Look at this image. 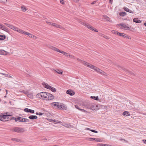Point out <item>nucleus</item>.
Returning a JSON list of instances; mask_svg holds the SVG:
<instances>
[{"label":"nucleus","instance_id":"1","mask_svg":"<svg viewBox=\"0 0 146 146\" xmlns=\"http://www.w3.org/2000/svg\"><path fill=\"white\" fill-rule=\"evenodd\" d=\"M83 64L86 66L89 67L92 69H94L97 72L99 73L100 74H102L104 76H107V74L102 70L100 69L96 66L88 63L87 62L84 61Z\"/></svg>","mask_w":146,"mask_h":146},{"label":"nucleus","instance_id":"2","mask_svg":"<svg viewBox=\"0 0 146 146\" xmlns=\"http://www.w3.org/2000/svg\"><path fill=\"white\" fill-rule=\"evenodd\" d=\"M53 106H56L60 109L66 110L67 109V106L63 103L59 102H53L52 103Z\"/></svg>","mask_w":146,"mask_h":146},{"label":"nucleus","instance_id":"3","mask_svg":"<svg viewBox=\"0 0 146 146\" xmlns=\"http://www.w3.org/2000/svg\"><path fill=\"white\" fill-rule=\"evenodd\" d=\"M48 93L45 92H41L37 94L36 96L37 97H38L41 99L47 100Z\"/></svg>","mask_w":146,"mask_h":146},{"label":"nucleus","instance_id":"4","mask_svg":"<svg viewBox=\"0 0 146 146\" xmlns=\"http://www.w3.org/2000/svg\"><path fill=\"white\" fill-rule=\"evenodd\" d=\"M12 131H14L17 133H21L24 131V129L23 128L14 127L11 129Z\"/></svg>","mask_w":146,"mask_h":146},{"label":"nucleus","instance_id":"5","mask_svg":"<svg viewBox=\"0 0 146 146\" xmlns=\"http://www.w3.org/2000/svg\"><path fill=\"white\" fill-rule=\"evenodd\" d=\"M5 114H1L0 115V120L2 121L3 119H6L7 120H9L10 116L11 115L7 114V113H5Z\"/></svg>","mask_w":146,"mask_h":146},{"label":"nucleus","instance_id":"6","mask_svg":"<svg viewBox=\"0 0 146 146\" xmlns=\"http://www.w3.org/2000/svg\"><path fill=\"white\" fill-rule=\"evenodd\" d=\"M46 22L50 24V25H52L53 26H54V27H56L57 28H60L61 29H63V28L61 26L58 25L57 24H56V23H52L51 22H49L48 21H46Z\"/></svg>","mask_w":146,"mask_h":146},{"label":"nucleus","instance_id":"7","mask_svg":"<svg viewBox=\"0 0 146 146\" xmlns=\"http://www.w3.org/2000/svg\"><path fill=\"white\" fill-rule=\"evenodd\" d=\"M54 98V96L50 93H48V98L47 99V100H51Z\"/></svg>","mask_w":146,"mask_h":146},{"label":"nucleus","instance_id":"8","mask_svg":"<svg viewBox=\"0 0 146 146\" xmlns=\"http://www.w3.org/2000/svg\"><path fill=\"white\" fill-rule=\"evenodd\" d=\"M87 27L88 28L95 32H98V31L97 29H96L94 27L91 26L89 24H88V26H87Z\"/></svg>","mask_w":146,"mask_h":146},{"label":"nucleus","instance_id":"9","mask_svg":"<svg viewBox=\"0 0 146 146\" xmlns=\"http://www.w3.org/2000/svg\"><path fill=\"white\" fill-rule=\"evenodd\" d=\"M24 111L25 112L27 113H33L35 112V111L34 110H31L27 108L24 109Z\"/></svg>","mask_w":146,"mask_h":146},{"label":"nucleus","instance_id":"10","mask_svg":"<svg viewBox=\"0 0 146 146\" xmlns=\"http://www.w3.org/2000/svg\"><path fill=\"white\" fill-rule=\"evenodd\" d=\"M119 26H121L125 29L126 30H130V29L129 27L127 26L125 24H120L119 25Z\"/></svg>","mask_w":146,"mask_h":146},{"label":"nucleus","instance_id":"11","mask_svg":"<svg viewBox=\"0 0 146 146\" xmlns=\"http://www.w3.org/2000/svg\"><path fill=\"white\" fill-rule=\"evenodd\" d=\"M9 120H12L13 119L15 120V122H17V121H19V120L20 118L19 117H18L17 118H16L15 117H13L11 115L10 116Z\"/></svg>","mask_w":146,"mask_h":146},{"label":"nucleus","instance_id":"12","mask_svg":"<svg viewBox=\"0 0 146 146\" xmlns=\"http://www.w3.org/2000/svg\"><path fill=\"white\" fill-rule=\"evenodd\" d=\"M90 139V141H96L97 142H101L102 140L99 138H89Z\"/></svg>","mask_w":146,"mask_h":146},{"label":"nucleus","instance_id":"13","mask_svg":"<svg viewBox=\"0 0 146 146\" xmlns=\"http://www.w3.org/2000/svg\"><path fill=\"white\" fill-rule=\"evenodd\" d=\"M66 93L67 94L72 96L75 93L74 92L70 90H67L66 91Z\"/></svg>","mask_w":146,"mask_h":146},{"label":"nucleus","instance_id":"14","mask_svg":"<svg viewBox=\"0 0 146 146\" xmlns=\"http://www.w3.org/2000/svg\"><path fill=\"white\" fill-rule=\"evenodd\" d=\"M121 68L123 70H124L125 72H126V73L127 74H130L131 75H135V74L132 73V72L129 71V70H127L125 69V68H123L121 67Z\"/></svg>","mask_w":146,"mask_h":146},{"label":"nucleus","instance_id":"15","mask_svg":"<svg viewBox=\"0 0 146 146\" xmlns=\"http://www.w3.org/2000/svg\"><path fill=\"white\" fill-rule=\"evenodd\" d=\"M29 118L31 119H35L37 118V117L36 115H31L29 116Z\"/></svg>","mask_w":146,"mask_h":146},{"label":"nucleus","instance_id":"16","mask_svg":"<svg viewBox=\"0 0 146 146\" xmlns=\"http://www.w3.org/2000/svg\"><path fill=\"white\" fill-rule=\"evenodd\" d=\"M42 84L45 88H46L48 89H49L50 87V86L48 84L46 83L45 82H43L42 83Z\"/></svg>","mask_w":146,"mask_h":146},{"label":"nucleus","instance_id":"17","mask_svg":"<svg viewBox=\"0 0 146 146\" xmlns=\"http://www.w3.org/2000/svg\"><path fill=\"white\" fill-rule=\"evenodd\" d=\"M124 10L127 12H128L131 13H133V11L127 7H124Z\"/></svg>","mask_w":146,"mask_h":146},{"label":"nucleus","instance_id":"18","mask_svg":"<svg viewBox=\"0 0 146 146\" xmlns=\"http://www.w3.org/2000/svg\"><path fill=\"white\" fill-rule=\"evenodd\" d=\"M1 29L7 32H8L9 30H8V28L6 27L5 26L3 25L2 27H1Z\"/></svg>","mask_w":146,"mask_h":146},{"label":"nucleus","instance_id":"19","mask_svg":"<svg viewBox=\"0 0 146 146\" xmlns=\"http://www.w3.org/2000/svg\"><path fill=\"white\" fill-rule=\"evenodd\" d=\"M133 21L136 23H141V21L140 20H138V18H134L133 20Z\"/></svg>","mask_w":146,"mask_h":146},{"label":"nucleus","instance_id":"20","mask_svg":"<svg viewBox=\"0 0 146 146\" xmlns=\"http://www.w3.org/2000/svg\"><path fill=\"white\" fill-rule=\"evenodd\" d=\"M54 71L60 74H62L63 73L62 71L60 70L57 69V70H54Z\"/></svg>","mask_w":146,"mask_h":146},{"label":"nucleus","instance_id":"21","mask_svg":"<svg viewBox=\"0 0 146 146\" xmlns=\"http://www.w3.org/2000/svg\"><path fill=\"white\" fill-rule=\"evenodd\" d=\"M65 126L66 127H68V128H74V126L73 125H70V124H65Z\"/></svg>","mask_w":146,"mask_h":146},{"label":"nucleus","instance_id":"22","mask_svg":"<svg viewBox=\"0 0 146 146\" xmlns=\"http://www.w3.org/2000/svg\"><path fill=\"white\" fill-rule=\"evenodd\" d=\"M123 115H126V116H129L130 115L129 113V112L125 111H124L123 113Z\"/></svg>","mask_w":146,"mask_h":146},{"label":"nucleus","instance_id":"23","mask_svg":"<svg viewBox=\"0 0 146 146\" xmlns=\"http://www.w3.org/2000/svg\"><path fill=\"white\" fill-rule=\"evenodd\" d=\"M12 141H16L17 142H20L21 141V140L20 139L13 138L11 139Z\"/></svg>","mask_w":146,"mask_h":146},{"label":"nucleus","instance_id":"24","mask_svg":"<svg viewBox=\"0 0 146 146\" xmlns=\"http://www.w3.org/2000/svg\"><path fill=\"white\" fill-rule=\"evenodd\" d=\"M49 89L54 92H55L56 91V88L52 86H50Z\"/></svg>","mask_w":146,"mask_h":146},{"label":"nucleus","instance_id":"25","mask_svg":"<svg viewBox=\"0 0 146 146\" xmlns=\"http://www.w3.org/2000/svg\"><path fill=\"white\" fill-rule=\"evenodd\" d=\"M6 37V36L5 35H0V40L5 39Z\"/></svg>","mask_w":146,"mask_h":146},{"label":"nucleus","instance_id":"26","mask_svg":"<svg viewBox=\"0 0 146 146\" xmlns=\"http://www.w3.org/2000/svg\"><path fill=\"white\" fill-rule=\"evenodd\" d=\"M51 48L52 49L55 51L58 52H59V50H59L58 49L56 48L55 47L53 46H52L51 47Z\"/></svg>","mask_w":146,"mask_h":146},{"label":"nucleus","instance_id":"27","mask_svg":"<svg viewBox=\"0 0 146 146\" xmlns=\"http://www.w3.org/2000/svg\"><path fill=\"white\" fill-rule=\"evenodd\" d=\"M119 15L121 16H124L126 15V13L124 12H122L119 13Z\"/></svg>","mask_w":146,"mask_h":146},{"label":"nucleus","instance_id":"28","mask_svg":"<svg viewBox=\"0 0 146 146\" xmlns=\"http://www.w3.org/2000/svg\"><path fill=\"white\" fill-rule=\"evenodd\" d=\"M90 98L92 99H93L94 100H98L99 98L98 96H91L90 97Z\"/></svg>","mask_w":146,"mask_h":146},{"label":"nucleus","instance_id":"29","mask_svg":"<svg viewBox=\"0 0 146 146\" xmlns=\"http://www.w3.org/2000/svg\"><path fill=\"white\" fill-rule=\"evenodd\" d=\"M117 35L123 37H124V36L126 35L124 33H121L119 32Z\"/></svg>","mask_w":146,"mask_h":146},{"label":"nucleus","instance_id":"30","mask_svg":"<svg viewBox=\"0 0 146 146\" xmlns=\"http://www.w3.org/2000/svg\"><path fill=\"white\" fill-rule=\"evenodd\" d=\"M6 52L4 50H0V54L3 55H5Z\"/></svg>","mask_w":146,"mask_h":146},{"label":"nucleus","instance_id":"31","mask_svg":"<svg viewBox=\"0 0 146 146\" xmlns=\"http://www.w3.org/2000/svg\"><path fill=\"white\" fill-rule=\"evenodd\" d=\"M4 24L5 25H6V26H7L9 27V28H10L11 29V28L12 27H13V25H10L9 24H8L7 23H5Z\"/></svg>","mask_w":146,"mask_h":146},{"label":"nucleus","instance_id":"32","mask_svg":"<svg viewBox=\"0 0 146 146\" xmlns=\"http://www.w3.org/2000/svg\"><path fill=\"white\" fill-rule=\"evenodd\" d=\"M80 23L81 24L84 25V26H86V27H87V26H88V23H85L82 21H80Z\"/></svg>","mask_w":146,"mask_h":146},{"label":"nucleus","instance_id":"33","mask_svg":"<svg viewBox=\"0 0 146 146\" xmlns=\"http://www.w3.org/2000/svg\"><path fill=\"white\" fill-rule=\"evenodd\" d=\"M11 29H13V30L16 31L17 32H18V30L19 29H18L16 27H15L14 26H13V27H12Z\"/></svg>","mask_w":146,"mask_h":146},{"label":"nucleus","instance_id":"34","mask_svg":"<svg viewBox=\"0 0 146 146\" xmlns=\"http://www.w3.org/2000/svg\"><path fill=\"white\" fill-rule=\"evenodd\" d=\"M7 2V0H0V3H2L5 4Z\"/></svg>","mask_w":146,"mask_h":146},{"label":"nucleus","instance_id":"35","mask_svg":"<svg viewBox=\"0 0 146 146\" xmlns=\"http://www.w3.org/2000/svg\"><path fill=\"white\" fill-rule=\"evenodd\" d=\"M104 17L106 21H110V19L107 16L105 15V16H104Z\"/></svg>","mask_w":146,"mask_h":146},{"label":"nucleus","instance_id":"36","mask_svg":"<svg viewBox=\"0 0 146 146\" xmlns=\"http://www.w3.org/2000/svg\"><path fill=\"white\" fill-rule=\"evenodd\" d=\"M27 95L30 98H32L33 96V95H32V94L31 93H29L28 92Z\"/></svg>","mask_w":146,"mask_h":146},{"label":"nucleus","instance_id":"37","mask_svg":"<svg viewBox=\"0 0 146 146\" xmlns=\"http://www.w3.org/2000/svg\"><path fill=\"white\" fill-rule=\"evenodd\" d=\"M18 30V32H19V33H21L22 34H24L25 31L19 29V30Z\"/></svg>","mask_w":146,"mask_h":146},{"label":"nucleus","instance_id":"38","mask_svg":"<svg viewBox=\"0 0 146 146\" xmlns=\"http://www.w3.org/2000/svg\"><path fill=\"white\" fill-rule=\"evenodd\" d=\"M53 122H55V123H61V122L60 121H59L55 119H54Z\"/></svg>","mask_w":146,"mask_h":146},{"label":"nucleus","instance_id":"39","mask_svg":"<svg viewBox=\"0 0 146 146\" xmlns=\"http://www.w3.org/2000/svg\"><path fill=\"white\" fill-rule=\"evenodd\" d=\"M19 118H20V119L19 121L23 122L24 118H22V117H19Z\"/></svg>","mask_w":146,"mask_h":146},{"label":"nucleus","instance_id":"40","mask_svg":"<svg viewBox=\"0 0 146 146\" xmlns=\"http://www.w3.org/2000/svg\"><path fill=\"white\" fill-rule=\"evenodd\" d=\"M29 37H30L32 38H37V37H36L35 36H34V35H32V34H31V35H30Z\"/></svg>","mask_w":146,"mask_h":146},{"label":"nucleus","instance_id":"41","mask_svg":"<svg viewBox=\"0 0 146 146\" xmlns=\"http://www.w3.org/2000/svg\"><path fill=\"white\" fill-rule=\"evenodd\" d=\"M29 120L28 119H27V118H24L23 122H29Z\"/></svg>","mask_w":146,"mask_h":146},{"label":"nucleus","instance_id":"42","mask_svg":"<svg viewBox=\"0 0 146 146\" xmlns=\"http://www.w3.org/2000/svg\"><path fill=\"white\" fill-rule=\"evenodd\" d=\"M111 32L113 33L114 34H117V35H118V33H119V32L118 31L115 30H113Z\"/></svg>","mask_w":146,"mask_h":146},{"label":"nucleus","instance_id":"43","mask_svg":"<svg viewBox=\"0 0 146 146\" xmlns=\"http://www.w3.org/2000/svg\"><path fill=\"white\" fill-rule=\"evenodd\" d=\"M68 56H69V57L71 58H72L73 59H75V57L73 55H68Z\"/></svg>","mask_w":146,"mask_h":146},{"label":"nucleus","instance_id":"44","mask_svg":"<svg viewBox=\"0 0 146 146\" xmlns=\"http://www.w3.org/2000/svg\"><path fill=\"white\" fill-rule=\"evenodd\" d=\"M21 9H22V11L23 12L27 10L26 8L24 7H21Z\"/></svg>","mask_w":146,"mask_h":146},{"label":"nucleus","instance_id":"45","mask_svg":"<svg viewBox=\"0 0 146 146\" xmlns=\"http://www.w3.org/2000/svg\"><path fill=\"white\" fill-rule=\"evenodd\" d=\"M0 74L3 75H4L5 77H9L8 76L9 75H8L7 74H6L5 73H1V72H0Z\"/></svg>","mask_w":146,"mask_h":146},{"label":"nucleus","instance_id":"46","mask_svg":"<svg viewBox=\"0 0 146 146\" xmlns=\"http://www.w3.org/2000/svg\"><path fill=\"white\" fill-rule=\"evenodd\" d=\"M124 37L128 39H131L130 37L129 36H127L126 35L124 36Z\"/></svg>","mask_w":146,"mask_h":146},{"label":"nucleus","instance_id":"47","mask_svg":"<svg viewBox=\"0 0 146 146\" xmlns=\"http://www.w3.org/2000/svg\"><path fill=\"white\" fill-rule=\"evenodd\" d=\"M24 34L26 35H28V36H29V35H31V34H30V33L26 32L25 31V32Z\"/></svg>","mask_w":146,"mask_h":146},{"label":"nucleus","instance_id":"48","mask_svg":"<svg viewBox=\"0 0 146 146\" xmlns=\"http://www.w3.org/2000/svg\"><path fill=\"white\" fill-rule=\"evenodd\" d=\"M21 92L24 93L25 94H28V92H27V91H25V90H22Z\"/></svg>","mask_w":146,"mask_h":146},{"label":"nucleus","instance_id":"49","mask_svg":"<svg viewBox=\"0 0 146 146\" xmlns=\"http://www.w3.org/2000/svg\"><path fill=\"white\" fill-rule=\"evenodd\" d=\"M90 131L93 132H94V133H98V131H96V130H93V129L90 130Z\"/></svg>","mask_w":146,"mask_h":146},{"label":"nucleus","instance_id":"50","mask_svg":"<svg viewBox=\"0 0 146 146\" xmlns=\"http://www.w3.org/2000/svg\"><path fill=\"white\" fill-rule=\"evenodd\" d=\"M104 144L99 143L97 145L98 146H104Z\"/></svg>","mask_w":146,"mask_h":146},{"label":"nucleus","instance_id":"51","mask_svg":"<svg viewBox=\"0 0 146 146\" xmlns=\"http://www.w3.org/2000/svg\"><path fill=\"white\" fill-rule=\"evenodd\" d=\"M59 52L62 53V54H63L64 55V53H65V52L62 51H61L60 50H59Z\"/></svg>","mask_w":146,"mask_h":146},{"label":"nucleus","instance_id":"52","mask_svg":"<svg viewBox=\"0 0 146 146\" xmlns=\"http://www.w3.org/2000/svg\"><path fill=\"white\" fill-rule=\"evenodd\" d=\"M79 110H80V111H81L83 112H86V111L85 110H84L83 109H80L79 108Z\"/></svg>","mask_w":146,"mask_h":146},{"label":"nucleus","instance_id":"53","mask_svg":"<svg viewBox=\"0 0 146 146\" xmlns=\"http://www.w3.org/2000/svg\"><path fill=\"white\" fill-rule=\"evenodd\" d=\"M79 110H80V111H81L83 112H86V111L85 110H84L83 109H80L79 108Z\"/></svg>","mask_w":146,"mask_h":146},{"label":"nucleus","instance_id":"54","mask_svg":"<svg viewBox=\"0 0 146 146\" xmlns=\"http://www.w3.org/2000/svg\"><path fill=\"white\" fill-rule=\"evenodd\" d=\"M60 3L63 4H64V0H60Z\"/></svg>","mask_w":146,"mask_h":146},{"label":"nucleus","instance_id":"55","mask_svg":"<svg viewBox=\"0 0 146 146\" xmlns=\"http://www.w3.org/2000/svg\"><path fill=\"white\" fill-rule=\"evenodd\" d=\"M104 37L105 38H106V39H109V38L108 37V36H105H105H104Z\"/></svg>","mask_w":146,"mask_h":146},{"label":"nucleus","instance_id":"56","mask_svg":"<svg viewBox=\"0 0 146 146\" xmlns=\"http://www.w3.org/2000/svg\"><path fill=\"white\" fill-rule=\"evenodd\" d=\"M75 107L76 108V109H79V106H78V105H75Z\"/></svg>","mask_w":146,"mask_h":146},{"label":"nucleus","instance_id":"57","mask_svg":"<svg viewBox=\"0 0 146 146\" xmlns=\"http://www.w3.org/2000/svg\"><path fill=\"white\" fill-rule=\"evenodd\" d=\"M64 55L67 56L68 55V54L67 52H65V53H64Z\"/></svg>","mask_w":146,"mask_h":146},{"label":"nucleus","instance_id":"58","mask_svg":"<svg viewBox=\"0 0 146 146\" xmlns=\"http://www.w3.org/2000/svg\"><path fill=\"white\" fill-rule=\"evenodd\" d=\"M96 1H93L91 3V4L92 5L95 4L96 3Z\"/></svg>","mask_w":146,"mask_h":146},{"label":"nucleus","instance_id":"59","mask_svg":"<svg viewBox=\"0 0 146 146\" xmlns=\"http://www.w3.org/2000/svg\"><path fill=\"white\" fill-rule=\"evenodd\" d=\"M113 2V0H109V3L110 4H112Z\"/></svg>","mask_w":146,"mask_h":146},{"label":"nucleus","instance_id":"60","mask_svg":"<svg viewBox=\"0 0 146 146\" xmlns=\"http://www.w3.org/2000/svg\"><path fill=\"white\" fill-rule=\"evenodd\" d=\"M43 113H41V112H40L39 113V115H43Z\"/></svg>","mask_w":146,"mask_h":146},{"label":"nucleus","instance_id":"61","mask_svg":"<svg viewBox=\"0 0 146 146\" xmlns=\"http://www.w3.org/2000/svg\"><path fill=\"white\" fill-rule=\"evenodd\" d=\"M143 141L144 143L146 144V140H143Z\"/></svg>","mask_w":146,"mask_h":146},{"label":"nucleus","instance_id":"62","mask_svg":"<svg viewBox=\"0 0 146 146\" xmlns=\"http://www.w3.org/2000/svg\"><path fill=\"white\" fill-rule=\"evenodd\" d=\"M54 119H49V121L50 122H52L53 121Z\"/></svg>","mask_w":146,"mask_h":146},{"label":"nucleus","instance_id":"63","mask_svg":"<svg viewBox=\"0 0 146 146\" xmlns=\"http://www.w3.org/2000/svg\"><path fill=\"white\" fill-rule=\"evenodd\" d=\"M85 130H89L90 131V130H91V129H90L89 128H86L85 129Z\"/></svg>","mask_w":146,"mask_h":146},{"label":"nucleus","instance_id":"64","mask_svg":"<svg viewBox=\"0 0 146 146\" xmlns=\"http://www.w3.org/2000/svg\"><path fill=\"white\" fill-rule=\"evenodd\" d=\"M104 146H111L110 145H107V144H104Z\"/></svg>","mask_w":146,"mask_h":146}]
</instances>
